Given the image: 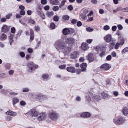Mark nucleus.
<instances>
[{"mask_svg":"<svg viewBox=\"0 0 128 128\" xmlns=\"http://www.w3.org/2000/svg\"><path fill=\"white\" fill-rule=\"evenodd\" d=\"M29 91V89L28 88H23L22 89V91L24 92H28Z\"/></svg>","mask_w":128,"mask_h":128,"instance_id":"obj_36","label":"nucleus"},{"mask_svg":"<svg viewBox=\"0 0 128 128\" xmlns=\"http://www.w3.org/2000/svg\"><path fill=\"white\" fill-rule=\"evenodd\" d=\"M20 104L21 106H24L26 104V103L24 100H22L20 102Z\"/></svg>","mask_w":128,"mask_h":128,"instance_id":"obj_49","label":"nucleus"},{"mask_svg":"<svg viewBox=\"0 0 128 128\" xmlns=\"http://www.w3.org/2000/svg\"><path fill=\"white\" fill-rule=\"evenodd\" d=\"M30 40L32 41L33 40L34 38V33L32 29L30 30Z\"/></svg>","mask_w":128,"mask_h":128,"instance_id":"obj_23","label":"nucleus"},{"mask_svg":"<svg viewBox=\"0 0 128 128\" xmlns=\"http://www.w3.org/2000/svg\"><path fill=\"white\" fill-rule=\"evenodd\" d=\"M41 2L42 4H45L47 3V1L46 0H42Z\"/></svg>","mask_w":128,"mask_h":128,"instance_id":"obj_51","label":"nucleus"},{"mask_svg":"<svg viewBox=\"0 0 128 128\" xmlns=\"http://www.w3.org/2000/svg\"><path fill=\"white\" fill-rule=\"evenodd\" d=\"M49 77V76L48 74H44L42 76V78L46 80H48Z\"/></svg>","mask_w":128,"mask_h":128,"instance_id":"obj_32","label":"nucleus"},{"mask_svg":"<svg viewBox=\"0 0 128 128\" xmlns=\"http://www.w3.org/2000/svg\"><path fill=\"white\" fill-rule=\"evenodd\" d=\"M6 75L5 74L3 73L0 72V78L4 77Z\"/></svg>","mask_w":128,"mask_h":128,"instance_id":"obj_46","label":"nucleus"},{"mask_svg":"<svg viewBox=\"0 0 128 128\" xmlns=\"http://www.w3.org/2000/svg\"><path fill=\"white\" fill-rule=\"evenodd\" d=\"M117 28V27L116 26H114L112 28V30L113 31H115Z\"/></svg>","mask_w":128,"mask_h":128,"instance_id":"obj_63","label":"nucleus"},{"mask_svg":"<svg viewBox=\"0 0 128 128\" xmlns=\"http://www.w3.org/2000/svg\"><path fill=\"white\" fill-rule=\"evenodd\" d=\"M20 56L22 57L23 58L25 56V54L23 52H21L20 53Z\"/></svg>","mask_w":128,"mask_h":128,"instance_id":"obj_52","label":"nucleus"},{"mask_svg":"<svg viewBox=\"0 0 128 128\" xmlns=\"http://www.w3.org/2000/svg\"><path fill=\"white\" fill-rule=\"evenodd\" d=\"M6 35L4 34H3L0 36V39L2 40H4L7 38Z\"/></svg>","mask_w":128,"mask_h":128,"instance_id":"obj_27","label":"nucleus"},{"mask_svg":"<svg viewBox=\"0 0 128 128\" xmlns=\"http://www.w3.org/2000/svg\"><path fill=\"white\" fill-rule=\"evenodd\" d=\"M12 16V14L11 13L8 14L6 16V19H9Z\"/></svg>","mask_w":128,"mask_h":128,"instance_id":"obj_37","label":"nucleus"},{"mask_svg":"<svg viewBox=\"0 0 128 128\" xmlns=\"http://www.w3.org/2000/svg\"><path fill=\"white\" fill-rule=\"evenodd\" d=\"M49 118L52 120H56L58 119L59 116L58 114L55 112H51L48 115Z\"/></svg>","mask_w":128,"mask_h":128,"instance_id":"obj_4","label":"nucleus"},{"mask_svg":"<svg viewBox=\"0 0 128 128\" xmlns=\"http://www.w3.org/2000/svg\"><path fill=\"white\" fill-rule=\"evenodd\" d=\"M77 20L75 19H73L71 21V23L73 24H75L77 22Z\"/></svg>","mask_w":128,"mask_h":128,"instance_id":"obj_58","label":"nucleus"},{"mask_svg":"<svg viewBox=\"0 0 128 128\" xmlns=\"http://www.w3.org/2000/svg\"><path fill=\"white\" fill-rule=\"evenodd\" d=\"M54 20L55 22H57L59 20L58 17L57 16H55L54 17Z\"/></svg>","mask_w":128,"mask_h":128,"instance_id":"obj_38","label":"nucleus"},{"mask_svg":"<svg viewBox=\"0 0 128 128\" xmlns=\"http://www.w3.org/2000/svg\"><path fill=\"white\" fill-rule=\"evenodd\" d=\"M110 67V66L109 64H105L101 66L100 68L103 70H109Z\"/></svg>","mask_w":128,"mask_h":128,"instance_id":"obj_10","label":"nucleus"},{"mask_svg":"<svg viewBox=\"0 0 128 128\" xmlns=\"http://www.w3.org/2000/svg\"><path fill=\"white\" fill-rule=\"evenodd\" d=\"M50 8V6L48 5H47L45 6L44 8V9L45 10H49Z\"/></svg>","mask_w":128,"mask_h":128,"instance_id":"obj_54","label":"nucleus"},{"mask_svg":"<svg viewBox=\"0 0 128 128\" xmlns=\"http://www.w3.org/2000/svg\"><path fill=\"white\" fill-rule=\"evenodd\" d=\"M38 114V112L36 110L32 109L27 113L26 114V115L29 118H33L34 117H37Z\"/></svg>","mask_w":128,"mask_h":128,"instance_id":"obj_2","label":"nucleus"},{"mask_svg":"<svg viewBox=\"0 0 128 128\" xmlns=\"http://www.w3.org/2000/svg\"><path fill=\"white\" fill-rule=\"evenodd\" d=\"M71 50L70 48L66 46L63 49L62 52L64 54L66 55L70 52Z\"/></svg>","mask_w":128,"mask_h":128,"instance_id":"obj_12","label":"nucleus"},{"mask_svg":"<svg viewBox=\"0 0 128 128\" xmlns=\"http://www.w3.org/2000/svg\"><path fill=\"white\" fill-rule=\"evenodd\" d=\"M80 15L81 18L84 20H86L87 19L86 16L85 14L81 13Z\"/></svg>","mask_w":128,"mask_h":128,"instance_id":"obj_29","label":"nucleus"},{"mask_svg":"<svg viewBox=\"0 0 128 128\" xmlns=\"http://www.w3.org/2000/svg\"><path fill=\"white\" fill-rule=\"evenodd\" d=\"M55 26V24L53 23H52L50 24V28L52 29H54Z\"/></svg>","mask_w":128,"mask_h":128,"instance_id":"obj_40","label":"nucleus"},{"mask_svg":"<svg viewBox=\"0 0 128 128\" xmlns=\"http://www.w3.org/2000/svg\"><path fill=\"white\" fill-rule=\"evenodd\" d=\"M88 59L90 62L93 61L94 60L93 55L91 54H89L88 55Z\"/></svg>","mask_w":128,"mask_h":128,"instance_id":"obj_21","label":"nucleus"},{"mask_svg":"<svg viewBox=\"0 0 128 128\" xmlns=\"http://www.w3.org/2000/svg\"><path fill=\"white\" fill-rule=\"evenodd\" d=\"M55 45L56 49L58 48L60 49H63L66 46V44L64 41L58 40L55 42Z\"/></svg>","mask_w":128,"mask_h":128,"instance_id":"obj_1","label":"nucleus"},{"mask_svg":"<svg viewBox=\"0 0 128 128\" xmlns=\"http://www.w3.org/2000/svg\"><path fill=\"white\" fill-rule=\"evenodd\" d=\"M50 3L52 4L58 5L59 3V2L57 0H50Z\"/></svg>","mask_w":128,"mask_h":128,"instance_id":"obj_24","label":"nucleus"},{"mask_svg":"<svg viewBox=\"0 0 128 128\" xmlns=\"http://www.w3.org/2000/svg\"><path fill=\"white\" fill-rule=\"evenodd\" d=\"M122 10L124 12H128V7L123 8Z\"/></svg>","mask_w":128,"mask_h":128,"instance_id":"obj_64","label":"nucleus"},{"mask_svg":"<svg viewBox=\"0 0 128 128\" xmlns=\"http://www.w3.org/2000/svg\"><path fill=\"white\" fill-rule=\"evenodd\" d=\"M88 12L89 10H88L87 9H84V10L83 13H82L84 14H86L88 13Z\"/></svg>","mask_w":128,"mask_h":128,"instance_id":"obj_53","label":"nucleus"},{"mask_svg":"<svg viewBox=\"0 0 128 128\" xmlns=\"http://www.w3.org/2000/svg\"><path fill=\"white\" fill-rule=\"evenodd\" d=\"M86 30L88 32H92L93 30L94 29L90 27H88L86 28Z\"/></svg>","mask_w":128,"mask_h":128,"instance_id":"obj_45","label":"nucleus"},{"mask_svg":"<svg viewBox=\"0 0 128 128\" xmlns=\"http://www.w3.org/2000/svg\"><path fill=\"white\" fill-rule=\"evenodd\" d=\"M101 95L102 96V98L104 99H107L109 96L107 92L105 91L102 92Z\"/></svg>","mask_w":128,"mask_h":128,"instance_id":"obj_14","label":"nucleus"},{"mask_svg":"<svg viewBox=\"0 0 128 128\" xmlns=\"http://www.w3.org/2000/svg\"><path fill=\"white\" fill-rule=\"evenodd\" d=\"M120 45H121L120 44V43H119V42L117 43L115 46V48L116 49H118V48L120 46Z\"/></svg>","mask_w":128,"mask_h":128,"instance_id":"obj_47","label":"nucleus"},{"mask_svg":"<svg viewBox=\"0 0 128 128\" xmlns=\"http://www.w3.org/2000/svg\"><path fill=\"white\" fill-rule=\"evenodd\" d=\"M34 29L36 32H38L40 30V28L38 26H36L34 27Z\"/></svg>","mask_w":128,"mask_h":128,"instance_id":"obj_42","label":"nucleus"},{"mask_svg":"<svg viewBox=\"0 0 128 128\" xmlns=\"http://www.w3.org/2000/svg\"><path fill=\"white\" fill-rule=\"evenodd\" d=\"M65 42L67 44H73L74 42V39L73 38H66L65 39Z\"/></svg>","mask_w":128,"mask_h":128,"instance_id":"obj_15","label":"nucleus"},{"mask_svg":"<svg viewBox=\"0 0 128 128\" xmlns=\"http://www.w3.org/2000/svg\"><path fill=\"white\" fill-rule=\"evenodd\" d=\"M112 36L110 35H107L104 37V40L106 42H108L111 41Z\"/></svg>","mask_w":128,"mask_h":128,"instance_id":"obj_17","label":"nucleus"},{"mask_svg":"<svg viewBox=\"0 0 128 128\" xmlns=\"http://www.w3.org/2000/svg\"><path fill=\"white\" fill-rule=\"evenodd\" d=\"M64 19L66 20H68L69 18V16L68 15H65L63 16Z\"/></svg>","mask_w":128,"mask_h":128,"instance_id":"obj_35","label":"nucleus"},{"mask_svg":"<svg viewBox=\"0 0 128 128\" xmlns=\"http://www.w3.org/2000/svg\"><path fill=\"white\" fill-rule=\"evenodd\" d=\"M82 24L81 22L80 21H79L77 22V25L78 26H82Z\"/></svg>","mask_w":128,"mask_h":128,"instance_id":"obj_55","label":"nucleus"},{"mask_svg":"<svg viewBox=\"0 0 128 128\" xmlns=\"http://www.w3.org/2000/svg\"><path fill=\"white\" fill-rule=\"evenodd\" d=\"M46 14L48 17L50 18L54 14V12L52 11L48 12H46Z\"/></svg>","mask_w":128,"mask_h":128,"instance_id":"obj_26","label":"nucleus"},{"mask_svg":"<svg viewBox=\"0 0 128 128\" xmlns=\"http://www.w3.org/2000/svg\"><path fill=\"white\" fill-rule=\"evenodd\" d=\"M7 114L8 115L6 117V120L8 121H11L12 119V117L11 116H14L16 114V113L11 111H9L6 112Z\"/></svg>","mask_w":128,"mask_h":128,"instance_id":"obj_3","label":"nucleus"},{"mask_svg":"<svg viewBox=\"0 0 128 128\" xmlns=\"http://www.w3.org/2000/svg\"><path fill=\"white\" fill-rule=\"evenodd\" d=\"M87 64L85 63H82L80 65V67L82 68L81 70L82 71H85L86 70V68L87 66Z\"/></svg>","mask_w":128,"mask_h":128,"instance_id":"obj_19","label":"nucleus"},{"mask_svg":"<svg viewBox=\"0 0 128 128\" xmlns=\"http://www.w3.org/2000/svg\"><path fill=\"white\" fill-rule=\"evenodd\" d=\"M113 120L115 124L119 125L123 124L125 121V120L124 118L121 117L117 119L115 121L114 119Z\"/></svg>","mask_w":128,"mask_h":128,"instance_id":"obj_7","label":"nucleus"},{"mask_svg":"<svg viewBox=\"0 0 128 128\" xmlns=\"http://www.w3.org/2000/svg\"><path fill=\"white\" fill-rule=\"evenodd\" d=\"M68 9L70 10H72L73 9L72 6L71 5H70L68 6Z\"/></svg>","mask_w":128,"mask_h":128,"instance_id":"obj_56","label":"nucleus"},{"mask_svg":"<svg viewBox=\"0 0 128 128\" xmlns=\"http://www.w3.org/2000/svg\"><path fill=\"white\" fill-rule=\"evenodd\" d=\"M19 8L21 10H24L25 8L24 7V6L22 5L20 6Z\"/></svg>","mask_w":128,"mask_h":128,"instance_id":"obj_57","label":"nucleus"},{"mask_svg":"<svg viewBox=\"0 0 128 128\" xmlns=\"http://www.w3.org/2000/svg\"><path fill=\"white\" fill-rule=\"evenodd\" d=\"M13 35H10L9 38L10 43V45H11L12 42L13 41Z\"/></svg>","mask_w":128,"mask_h":128,"instance_id":"obj_31","label":"nucleus"},{"mask_svg":"<svg viewBox=\"0 0 128 128\" xmlns=\"http://www.w3.org/2000/svg\"><path fill=\"white\" fill-rule=\"evenodd\" d=\"M90 95L92 97V100L95 102L98 101L101 99L100 96L99 95H95L94 94L92 96V94L91 93H90Z\"/></svg>","mask_w":128,"mask_h":128,"instance_id":"obj_9","label":"nucleus"},{"mask_svg":"<svg viewBox=\"0 0 128 128\" xmlns=\"http://www.w3.org/2000/svg\"><path fill=\"white\" fill-rule=\"evenodd\" d=\"M77 52L75 51L71 54L70 56V58L72 59H75L77 57Z\"/></svg>","mask_w":128,"mask_h":128,"instance_id":"obj_20","label":"nucleus"},{"mask_svg":"<svg viewBox=\"0 0 128 128\" xmlns=\"http://www.w3.org/2000/svg\"><path fill=\"white\" fill-rule=\"evenodd\" d=\"M120 10V8H118L114 10L113 11L114 13H115L119 11Z\"/></svg>","mask_w":128,"mask_h":128,"instance_id":"obj_62","label":"nucleus"},{"mask_svg":"<svg viewBox=\"0 0 128 128\" xmlns=\"http://www.w3.org/2000/svg\"><path fill=\"white\" fill-rule=\"evenodd\" d=\"M91 116L90 113L88 112H84L80 114V116L84 118H89Z\"/></svg>","mask_w":128,"mask_h":128,"instance_id":"obj_13","label":"nucleus"},{"mask_svg":"<svg viewBox=\"0 0 128 128\" xmlns=\"http://www.w3.org/2000/svg\"><path fill=\"white\" fill-rule=\"evenodd\" d=\"M66 70L68 72L71 73H75L76 72L75 68L73 66H71L67 67Z\"/></svg>","mask_w":128,"mask_h":128,"instance_id":"obj_16","label":"nucleus"},{"mask_svg":"<svg viewBox=\"0 0 128 128\" xmlns=\"http://www.w3.org/2000/svg\"><path fill=\"white\" fill-rule=\"evenodd\" d=\"M63 33L65 35L68 34L70 33L69 30L68 28H64L63 30Z\"/></svg>","mask_w":128,"mask_h":128,"instance_id":"obj_25","label":"nucleus"},{"mask_svg":"<svg viewBox=\"0 0 128 128\" xmlns=\"http://www.w3.org/2000/svg\"><path fill=\"white\" fill-rule=\"evenodd\" d=\"M28 22L30 24H34L35 22L32 19L29 18L28 20Z\"/></svg>","mask_w":128,"mask_h":128,"instance_id":"obj_30","label":"nucleus"},{"mask_svg":"<svg viewBox=\"0 0 128 128\" xmlns=\"http://www.w3.org/2000/svg\"><path fill=\"white\" fill-rule=\"evenodd\" d=\"M66 67V65L65 64L62 65L60 66H59V68L60 69H64Z\"/></svg>","mask_w":128,"mask_h":128,"instance_id":"obj_43","label":"nucleus"},{"mask_svg":"<svg viewBox=\"0 0 128 128\" xmlns=\"http://www.w3.org/2000/svg\"><path fill=\"white\" fill-rule=\"evenodd\" d=\"M128 52V47L125 48L122 51V54H124L126 52Z\"/></svg>","mask_w":128,"mask_h":128,"instance_id":"obj_44","label":"nucleus"},{"mask_svg":"<svg viewBox=\"0 0 128 128\" xmlns=\"http://www.w3.org/2000/svg\"><path fill=\"white\" fill-rule=\"evenodd\" d=\"M8 90H7L2 89L1 90L0 92L2 94L6 95V94Z\"/></svg>","mask_w":128,"mask_h":128,"instance_id":"obj_33","label":"nucleus"},{"mask_svg":"<svg viewBox=\"0 0 128 128\" xmlns=\"http://www.w3.org/2000/svg\"><path fill=\"white\" fill-rule=\"evenodd\" d=\"M20 13L21 15H24L25 14V12L24 10H21L20 11Z\"/></svg>","mask_w":128,"mask_h":128,"instance_id":"obj_59","label":"nucleus"},{"mask_svg":"<svg viewBox=\"0 0 128 128\" xmlns=\"http://www.w3.org/2000/svg\"><path fill=\"white\" fill-rule=\"evenodd\" d=\"M22 30H20L18 31V33L16 35V39L18 37V36H20V35H21L22 33Z\"/></svg>","mask_w":128,"mask_h":128,"instance_id":"obj_39","label":"nucleus"},{"mask_svg":"<svg viewBox=\"0 0 128 128\" xmlns=\"http://www.w3.org/2000/svg\"><path fill=\"white\" fill-rule=\"evenodd\" d=\"M10 28L5 25L2 28V31L4 32H7L9 30Z\"/></svg>","mask_w":128,"mask_h":128,"instance_id":"obj_22","label":"nucleus"},{"mask_svg":"<svg viewBox=\"0 0 128 128\" xmlns=\"http://www.w3.org/2000/svg\"><path fill=\"white\" fill-rule=\"evenodd\" d=\"M81 49L83 50H86L89 48L88 44L86 42L82 43L81 45Z\"/></svg>","mask_w":128,"mask_h":128,"instance_id":"obj_11","label":"nucleus"},{"mask_svg":"<svg viewBox=\"0 0 128 128\" xmlns=\"http://www.w3.org/2000/svg\"><path fill=\"white\" fill-rule=\"evenodd\" d=\"M18 101V99L17 98H13L12 99L13 104V106H14Z\"/></svg>","mask_w":128,"mask_h":128,"instance_id":"obj_28","label":"nucleus"},{"mask_svg":"<svg viewBox=\"0 0 128 128\" xmlns=\"http://www.w3.org/2000/svg\"><path fill=\"white\" fill-rule=\"evenodd\" d=\"M59 9V7L58 6H54L52 8V10L54 11H58Z\"/></svg>","mask_w":128,"mask_h":128,"instance_id":"obj_34","label":"nucleus"},{"mask_svg":"<svg viewBox=\"0 0 128 128\" xmlns=\"http://www.w3.org/2000/svg\"><path fill=\"white\" fill-rule=\"evenodd\" d=\"M109 29L110 27L109 26L107 25L104 26V29L106 30H107Z\"/></svg>","mask_w":128,"mask_h":128,"instance_id":"obj_48","label":"nucleus"},{"mask_svg":"<svg viewBox=\"0 0 128 128\" xmlns=\"http://www.w3.org/2000/svg\"><path fill=\"white\" fill-rule=\"evenodd\" d=\"M118 28L120 30H122L123 28V27L122 26L121 24H118Z\"/></svg>","mask_w":128,"mask_h":128,"instance_id":"obj_61","label":"nucleus"},{"mask_svg":"<svg viewBox=\"0 0 128 128\" xmlns=\"http://www.w3.org/2000/svg\"><path fill=\"white\" fill-rule=\"evenodd\" d=\"M86 99L87 100H88V102H89L91 100V98L90 96H86Z\"/></svg>","mask_w":128,"mask_h":128,"instance_id":"obj_50","label":"nucleus"},{"mask_svg":"<svg viewBox=\"0 0 128 128\" xmlns=\"http://www.w3.org/2000/svg\"><path fill=\"white\" fill-rule=\"evenodd\" d=\"M28 70L29 72H31L35 68H37L38 66L36 64H34L32 62L28 64Z\"/></svg>","mask_w":128,"mask_h":128,"instance_id":"obj_6","label":"nucleus"},{"mask_svg":"<svg viewBox=\"0 0 128 128\" xmlns=\"http://www.w3.org/2000/svg\"><path fill=\"white\" fill-rule=\"evenodd\" d=\"M15 28L14 27H13L11 28V32L12 33H14L15 32Z\"/></svg>","mask_w":128,"mask_h":128,"instance_id":"obj_60","label":"nucleus"},{"mask_svg":"<svg viewBox=\"0 0 128 128\" xmlns=\"http://www.w3.org/2000/svg\"><path fill=\"white\" fill-rule=\"evenodd\" d=\"M120 40L119 42L120 44L121 45H122L124 44V41L123 39L122 38H121L120 39Z\"/></svg>","mask_w":128,"mask_h":128,"instance_id":"obj_41","label":"nucleus"},{"mask_svg":"<svg viewBox=\"0 0 128 128\" xmlns=\"http://www.w3.org/2000/svg\"><path fill=\"white\" fill-rule=\"evenodd\" d=\"M35 98L40 101H42L48 99V97L46 95L42 94H36L35 95Z\"/></svg>","mask_w":128,"mask_h":128,"instance_id":"obj_5","label":"nucleus"},{"mask_svg":"<svg viewBox=\"0 0 128 128\" xmlns=\"http://www.w3.org/2000/svg\"><path fill=\"white\" fill-rule=\"evenodd\" d=\"M122 112L124 116H126L128 114V108L126 107H123Z\"/></svg>","mask_w":128,"mask_h":128,"instance_id":"obj_18","label":"nucleus"},{"mask_svg":"<svg viewBox=\"0 0 128 128\" xmlns=\"http://www.w3.org/2000/svg\"><path fill=\"white\" fill-rule=\"evenodd\" d=\"M46 114L44 113L38 114L36 118L39 120H43L46 118Z\"/></svg>","mask_w":128,"mask_h":128,"instance_id":"obj_8","label":"nucleus"}]
</instances>
